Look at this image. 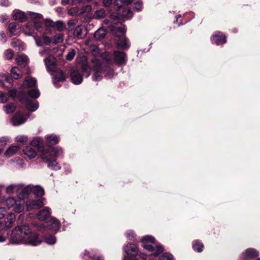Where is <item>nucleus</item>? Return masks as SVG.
<instances>
[{"mask_svg":"<svg viewBox=\"0 0 260 260\" xmlns=\"http://www.w3.org/2000/svg\"><path fill=\"white\" fill-rule=\"evenodd\" d=\"M91 62L92 63V78L93 80H101L102 79V73L104 71L106 77H110L113 75V70L110 68H107L104 70V67L99 59L94 58L91 59Z\"/></svg>","mask_w":260,"mask_h":260,"instance_id":"nucleus-2","label":"nucleus"},{"mask_svg":"<svg viewBox=\"0 0 260 260\" xmlns=\"http://www.w3.org/2000/svg\"><path fill=\"white\" fill-rule=\"evenodd\" d=\"M20 101L26 105L27 108L30 111H35L38 108L39 104L37 101H32L22 98L20 99Z\"/></svg>","mask_w":260,"mask_h":260,"instance_id":"nucleus-9","label":"nucleus"},{"mask_svg":"<svg viewBox=\"0 0 260 260\" xmlns=\"http://www.w3.org/2000/svg\"><path fill=\"white\" fill-rule=\"evenodd\" d=\"M28 95L32 98H38L40 96V92L38 89H31L28 91Z\"/></svg>","mask_w":260,"mask_h":260,"instance_id":"nucleus-36","label":"nucleus"},{"mask_svg":"<svg viewBox=\"0 0 260 260\" xmlns=\"http://www.w3.org/2000/svg\"><path fill=\"white\" fill-rule=\"evenodd\" d=\"M47 144L50 146L56 144L58 142V139L55 135L47 136L46 137Z\"/></svg>","mask_w":260,"mask_h":260,"instance_id":"nucleus-24","label":"nucleus"},{"mask_svg":"<svg viewBox=\"0 0 260 260\" xmlns=\"http://www.w3.org/2000/svg\"><path fill=\"white\" fill-rule=\"evenodd\" d=\"M81 69L83 73L86 74V76L88 77L90 74V70L89 68V66L87 62L85 60L83 61L81 64Z\"/></svg>","mask_w":260,"mask_h":260,"instance_id":"nucleus-30","label":"nucleus"},{"mask_svg":"<svg viewBox=\"0 0 260 260\" xmlns=\"http://www.w3.org/2000/svg\"><path fill=\"white\" fill-rule=\"evenodd\" d=\"M43 22V19L42 20H38L37 21H34V25L37 29H39L42 27V24Z\"/></svg>","mask_w":260,"mask_h":260,"instance_id":"nucleus-59","label":"nucleus"},{"mask_svg":"<svg viewBox=\"0 0 260 260\" xmlns=\"http://www.w3.org/2000/svg\"><path fill=\"white\" fill-rule=\"evenodd\" d=\"M11 72L12 75H13V77L15 79H19L21 78L22 77V74H21L20 70L18 67H13V68H12Z\"/></svg>","mask_w":260,"mask_h":260,"instance_id":"nucleus-29","label":"nucleus"},{"mask_svg":"<svg viewBox=\"0 0 260 260\" xmlns=\"http://www.w3.org/2000/svg\"><path fill=\"white\" fill-rule=\"evenodd\" d=\"M71 78L72 82L75 84H80L82 80V76L79 71L77 69H73L71 72Z\"/></svg>","mask_w":260,"mask_h":260,"instance_id":"nucleus-8","label":"nucleus"},{"mask_svg":"<svg viewBox=\"0 0 260 260\" xmlns=\"http://www.w3.org/2000/svg\"><path fill=\"white\" fill-rule=\"evenodd\" d=\"M79 10V13L81 15L86 12H89L91 10V7L90 5H87L86 6L83 7L81 10Z\"/></svg>","mask_w":260,"mask_h":260,"instance_id":"nucleus-55","label":"nucleus"},{"mask_svg":"<svg viewBox=\"0 0 260 260\" xmlns=\"http://www.w3.org/2000/svg\"><path fill=\"white\" fill-rule=\"evenodd\" d=\"M154 238L150 236H146L143 237L141 240L142 246L145 249H146L150 251H152L153 255L154 256H157L164 251V249L161 245H158L155 247L152 246V244H154Z\"/></svg>","mask_w":260,"mask_h":260,"instance_id":"nucleus-3","label":"nucleus"},{"mask_svg":"<svg viewBox=\"0 0 260 260\" xmlns=\"http://www.w3.org/2000/svg\"><path fill=\"white\" fill-rule=\"evenodd\" d=\"M37 83V81L30 77L25 78L24 82L22 85L21 88H29L35 86Z\"/></svg>","mask_w":260,"mask_h":260,"instance_id":"nucleus-21","label":"nucleus"},{"mask_svg":"<svg viewBox=\"0 0 260 260\" xmlns=\"http://www.w3.org/2000/svg\"><path fill=\"white\" fill-rule=\"evenodd\" d=\"M159 260H173V255L170 253H166L159 257Z\"/></svg>","mask_w":260,"mask_h":260,"instance_id":"nucleus-49","label":"nucleus"},{"mask_svg":"<svg viewBox=\"0 0 260 260\" xmlns=\"http://www.w3.org/2000/svg\"><path fill=\"white\" fill-rule=\"evenodd\" d=\"M48 163V166L49 168H51L54 170H59L60 169V167L55 160L54 158L50 160L49 162H46Z\"/></svg>","mask_w":260,"mask_h":260,"instance_id":"nucleus-34","label":"nucleus"},{"mask_svg":"<svg viewBox=\"0 0 260 260\" xmlns=\"http://www.w3.org/2000/svg\"><path fill=\"white\" fill-rule=\"evenodd\" d=\"M112 2V0H103V4L104 6L108 7L111 5Z\"/></svg>","mask_w":260,"mask_h":260,"instance_id":"nucleus-64","label":"nucleus"},{"mask_svg":"<svg viewBox=\"0 0 260 260\" xmlns=\"http://www.w3.org/2000/svg\"><path fill=\"white\" fill-rule=\"evenodd\" d=\"M8 233L7 231H0V242H3L8 238Z\"/></svg>","mask_w":260,"mask_h":260,"instance_id":"nucleus-47","label":"nucleus"},{"mask_svg":"<svg viewBox=\"0 0 260 260\" xmlns=\"http://www.w3.org/2000/svg\"><path fill=\"white\" fill-rule=\"evenodd\" d=\"M124 250L128 255H135L138 253V248L133 244L127 245L124 247Z\"/></svg>","mask_w":260,"mask_h":260,"instance_id":"nucleus-20","label":"nucleus"},{"mask_svg":"<svg viewBox=\"0 0 260 260\" xmlns=\"http://www.w3.org/2000/svg\"><path fill=\"white\" fill-rule=\"evenodd\" d=\"M30 236L29 238L26 239L25 243H27L33 246H36L41 242V239L36 233H32L30 230Z\"/></svg>","mask_w":260,"mask_h":260,"instance_id":"nucleus-11","label":"nucleus"},{"mask_svg":"<svg viewBox=\"0 0 260 260\" xmlns=\"http://www.w3.org/2000/svg\"><path fill=\"white\" fill-rule=\"evenodd\" d=\"M30 144L31 146H34L37 147L40 144V141L37 139H34L32 141H31Z\"/></svg>","mask_w":260,"mask_h":260,"instance_id":"nucleus-62","label":"nucleus"},{"mask_svg":"<svg viewBox=\"0 0 260 260\" xmlns=\"http://www.w3.org/2000/svg\"><path fill=\"white\" fill-rule=\"evenodd\" d=\"M213 42L216 45H219L225 43L226 42V37L221 32H217L212 36Z\"/></svg>","mask_w":260,"mask_h":260,"instance_id":"nucleus-12","label":"nucleus"},{"mask_svg":"<svg viewBox=\"0 0 260 260\" xmlns=\"http://www.w3.org/2000/svg\"><path fill=\"white\" fill-rule=\"evenodd\" d=\"M51 150L54 158L59 156L62 152V149L58 147L53 148L51 149Z\"/></svg>","mask_w":260,"mask_h":260,"instance_id":"nucleus-43","label":"nucleus"},{"mask_svg":"<svg viewBox=\"0 0 260 260\" xmlns=\"http://www.w3.org/2000/svg\"><path fill=\"white\" fill-rule=\"evenodd\" d=\"M27 140V137L25 136H18L17 137H16V141L17 142L24 143L26 142Z\"/></svg>","mask_w":260,"mask_h":260,"instance_id":"nucleus-54","label":"nucleus"},{"mask_svg":"<svg viewBox=\"0 0 260 260\" xmlns=\"http://www.w3.org/2000/svg\"><path fill=\"white\" fill-rule=\"evenodd\" d=\"M74 35L79 39H82L86 35V29L84 26H77L74 30Z\"/></svg>","mask_w":260,"mask_h":260,"instance_id":"nucleus-14","label":"nucleus"},{"mask_svg":"<svg viewBox=\"0 0 260 260\" xmlns=\"http://www.w3.org/2000/svg\"><path fill=\"white\" fill-rule=\"evenodd\" d=\"M122 4L123 2L122 0H116L114 3V6L117 9L121 8Z\"/></svg>","mask_w":260,"mask_h":260,"instance_id":"nucleus-61","label":"nucleus"},{"mask_svg":"<svg viewBox=\"0 0 260 260\" xmlns=\"http://www.w3.org/2000/svg\"><path fill=\"white\" fill-rule=\"evenodd\" d=\"M9 142V139L6 137H2L0 138V145L5 146Z\"/></svg>","mask_w":260,"mask_h":260,"instance_id":"nucleus-57","label":"nucleus"},{"mask_svg":"<svg viewBox=\"0 0 260 260\" xmlns=\"http://www.w3.org/2000/svg\"><path fill=\"white\" fill-rule=\"evenodd\" d=\"M29 15L32 20L34 21L43 20V16L41 14L34 12H30Z\"/></svg>","mask_w":260,"mask_h":260,"instance_id":"nucleus-33","label":"nucleus"},{"mask_svg":"<svg viewBox=\"0 0 260 260\" xmlns=\"http://www.w3.org/2000/svg\"><path fill=\"white\" fill-rule=\"evenodd\" d=\"M41 158L44 162H49L54 158L51 149L44 151L41 155Z\"/></svg>","mask_w":260,"mask_h":260,"instance_id":"nucleus-19","label":"nucleus"},{"mask_svg":"<svg viewBox=\"0 0 260 260\" xmlns=\"http://www.w3.org/2000/svg\"><path fill=\"white\" fill-rule=\"evenodd\" d=\"M75 55L74 49H71L66 55V59L68 60H71L73 59Z\"/></svg>","mask_w":260,"mask_h":260,"instance_id":"nucleus-50","label":"nucleus"},{"mask_svg":"<svg viewBox=\"0 0 260 260\" xmlns=\"http://www.w3.org/2000/svg\"><path fill=\"white\" fill-rule=\"evenodd\" d=\"M124 31H122V35L116 40L117 46L119 48L127 49L130 46L128 39L123 35Z\"/></svg>","mask_w":260,"mask_h":260,"instance_id":"nucleus-7","label":"nucleus"},{"mask_svg":"<svg viewBox=\"0 0 260 260\" xmlns=\"http://www.w3.org/2000/svg\"><path fill=\"white\" fill-rule=\"evenodd\" d=\"M46 242L50 244H53L56 242V238L52 235L46 236L45 237Z\"/></svg>","mask_w":260,"mask_h":260,"instance_id":"nucleus-46","label":"nucleus"},{"mask_svg":"<svg viewBox=\"0 0 260 260\" xmlns=\"http://www.w3.org/2000/svg\"><path fill=\"white\" fill-rule=\"evenodd\" d=\"M16 61L19 66L24 68L28 64L29 59L25 55H18L16 57Z\"/></svg>","mask_w":260,"mask_h":260,"instance_id":"nucleus-15","label":"nucleus"},{"mask_svg":"<svg viewBox=\"0 0 260 260\" xmlns=\"http://www.w3.org/2000/svg\"><path fill=\"white\" fill-rule=\"evenodd\" d=\"M7 38L4 31L0 32V41L3 43L7 41Z\"/></svg>","mask_w":260,"mask_h":260,"instance_id":"nucleus-58","label":"nucleus"},{"mask_svg":"<svg viewBox=\"0 0 260 260\" xmlns=\"http://www.w3.org/2000/svg\"><path fill=\"white\" fill-rule=\"evenodd\" d=\"M4 56L6 59L11 60L14 57V52L11 49H8L5 51Z\"/></svg>","mask_w":260,"mask_h":260,"instance_id":"nucleus-40","label":"nucleus"},{"mask_svg":"<svg viewBox=\"0 0 260 260\" xmlns=\"http://www.w3.org/2000/svg\"><path fill=\"white\" fill-rule=\"evenodd\" d=\"M113 61L118 66L124 65L127 61L126 54L121 51H115L113 53Z\"/></svg>","mask_w":260,"mask_h":260,"instance_id":"nucleus-5","label":"nucleus"},{"mask_svg":"<svg viewBox=\"0 0 260 260\" xmlns=\"http://www.w3.org/2000/svg\"><path fill=\"white\" fill-rule=\"evenodd\" d=\"M34 194L37 197H42L44 194V189L39 186H36L32 190Z\"/></svg>","mask_w":260,"mask_h":260,"instance_id":"nucleus-31","label":"nucleus"},{"mask_svg":"<svg viewBox=\"0 0 260 260\" xmlns=\"http://www.w3.org/2000/svg\"><path fill=\"white\" fill-rule=\"evenodd\" d=\"M43 40L44 43L46 45H49L51 42V38H49V37H47V36H44L43 37Z\"/></svg>","mask_w":260,"mask_h":260,"instance_id":"nucleus-60","label":"nucleus"},{"mask_svg":"<svg viewBox=\"0 0 260 260\" xmlns=\"http://www.w3.org/2000/svg\"><path fill=\"white\" fill-rule=\"evenodd\" d=\"M45 63L48 72L54 71L55 69L56 60L55 57L51 55L45 59Z\"/></svg>","mask_w":260,"mask_h":260,"instance_id":"nucleus-10","label":"nucleus"},{"mask_svg":"<svg viewBox=\"0 0 260 260\" xmlns=\"http://www.w3.org/2000/svg\"><path fill=\"white\" fill-rule=\"evenodd\" d=\"M29 235L30 228L28 224L17 226L12 231L10 241L13 244L24 243Z\"/></svg>","mask_w":260,"mask_h":260,"instance_id":"nucleus-1","label":"nucleus"},{"mask_svg":"<svg viewBox=\"0 0 260 260\" xmlns=\"http://www.w3.org/2000/svg\"><path fill=\"white\" fill-rule=\"evenodd\" d=\"M26 119L20 113L16 114L12 119L14 125L17 126L25 122Z\"/></svg>","mask_w":260,"mask_h":260,"instance_id":"nucleus-17","label":"nucleus"},{"mask_svg":"<svg viewBox=\"0 0 260 260\" xmlns=\"http://www.w3.org/2000/svg\"><path fill=\"white\" fill-rule=\"evenodd\" d=\"M90 51L94 56H97L100 54V51L98 47L96 45H92L90 47Z\"/></svg>","mask_w":260,"mask_h":260,"instance_id":"nucleus-42","label":"nucleus"},{"mask_svg":"<svg viewBox=\"0 0 260 260\" xmlns=\"http://www.w3.org/2000/svg\"><path fill=\"white\" fill-rule=\"evenodd\" d=\"M50 209L48 207H45L39 212L37 214V217L39 220L45 221L50 216Z\"/></svg>","mask_w":260,"mask_h":260,"instance_id":"nucleus-13","label":"nucleus"},{"mask_svg":"<svg viewBox=\"0 0 260 260\" xmlns=\"http://www.w3.org/2000/svg\"><path fill=\"white\" fill-rule=\"evenodd\" d=\"M18 188V186L17 185H10L6 189L7 192L9 193H12L15 190H17Z\"/></svg>","mask_w":260,"mask_h":260,"instance_id":"nucleus-53","label":"nucleus"},{"mask_svg":"<svg viewBox=\"0 0 260 260\" xmlns=\"http://www.w3.org/2000/svg\"><path fill=\"white\" fill-rule=\"evenodd\" d=\"M203 247H204L203 244L198 241H195L193 243V245H192L193 249L194 250L198 251V252H201L203 251Z\"/></svg>","mask_w":260,"mask_h":260,"instance_id":"nucleus-32","label":"nucleus"},{"mask_svg":"<svg viewBox=\"0 0 260 260\" xmlns=\"http://www.w3.org/2000/svg\"><path fill=\"white\" fill-rule=\"evenodd\" d=\"M8 99V95L0 91V103H6Z\"/></svg>","mask_w":260,"mask_h":260,"instance_id":"nucleus-51","label":"nucleus"},{"mask_svg":"<svg viewBox=\"0 0 260 260\" xmlns=\"http://www.w3.org/2000/svg\"><path fill=\"white\" fill-rule=\"evenodd\" d=\"M17 90L15 89L10 90L9 91V96L12 98H15L17 95Z\"/></svg>","mask_w":260,"mask_h":260,"instance_id":"nucleus-63","label":"nucleus"},{"mask_svg":"<svg viewBox=\"0 0 260 260\" xmlns=\"http://www.w3.org/2000/svg\"><path fill=\"white\" fill-rule=\"evenodd\" d=\"M102 57L104 59H105L107 62V63H111L112 62L113 60L111 58V56L110 55V54L108 53L107 52L103 53L102 55Z\"/></svg>","mask_w":260,"mask_h":260,"instance_id":"nucleus-48","label":"nucleus"},{"mask_svg":"<svg viewBox=\"0 0 260 260\" xmlns=\"http://www.w3.org/2000/svg\"><path fill=\"white\" fill-rule=\"evenodd\" d=\"M11 45L13 47H18L19 50H20L22 48V43L20 40L13 39L11 42Z\"/></svg>","mask_w":260,"mask_h":260,"instance_id":"nucleus-41","label":"nucleus"},{"mask_svg":"<svg viewBox=\"0 0 260 260\" xmlns=\"http://www.w3.org/2000/svg\"><path fill=\"white\" fill-rule=\"evenodd\" d=\"M19 149L20 147L18 146H11L6 150L5 155L6 157H9L16 153Z\"/></svg>","mask_w":260,"mask_h":260,"instance_id":"nucleus-22","label":"nucleus"},{"mask_svg":"<svg viewBox=\"0 0 260 260\" xmlns=\"http://www.w3.org/2000/svg\"><path fill=\"white\" fill-rule=\"evenodd\" d=\"M55 26L56 29L60 31H62L66 29L65 24L60 21H58L56 22Z\"/></svg>","mask_w":260,"mask_h":260,"instance_id":"nucleus-45","label":"nucleus"},{"mask_svg":"<svg viewBox=\"0 0 260 260\" xmlns=\"http://www.w3.org/2000/svg\"><path fill=\"white\" fill-rule=\"evenodd\" d=\"M24 154L27 156L30 159L35 157L37 155L36 150L31 146H26L23 150Z\"/></svg>","mask_w":260,"mask_h":260,"instance_id":"nucleus-16","label":"nucleus"},{"mask_svg":"<svg viewBox=\"0 0 260 260\" xmlns=\"http://www.w3.org/2000/svg\"><path fill=\"white\" fill-rule=\"evenodd\" d=\"M24 201L21 199L15 200L13 198H9L6 200V205L9 209L13 208L16 213H20L24 209Z\"/></svg>","mask_w":260,"mask_h":260,"instance_id":"nucleus-4","label":"nucleus"},{"mask_svg":"<svg viewBox=\"0 0 260 260\" xmlns=\"http://www.w3.org/2000/svg\"><path fill=\"white\" fill-rule=\"evenodd\" d=\"M64 80V75L61 70L57 71L53 75V83L55 85H56L59 82H63Z\"/></svg>","mask_w":260,"mask_h":260,"instance_id":"nucleus-18","label":"nucleus"},{"mask_svg":"<svg viewBox=\"0 0 260 260\" xmlns=\"http://www.w3.org/2000/svg\"><path fill=\"white\" fill-rule=\"evenodd\" d=\"M63 41V36L61 34H56L53 37V43L58 44L61 43Z\"/></svg>","mask_w":260,"mask_h":260,"instance_id":"nucleus-44","label":"nucleus"},{"mask_svg":"<svg viewBox=\"0 0 260 260\" xmlns=\"http://www.w3.org/2000/svg\"><path fill=\"white\" fill-rule=\"evenodd\" d=\"M13 18L15 20L20 22H24L26 19L24 13L22 12H17L13 14Z\"/></svg>","mask_w":260,"mask_h":260,"instance_id":"nucleus-27","label":"nucleus"},{"mask_svg":"<svg viewBox=\"0 0 260 260\" xmlns=\"http://www.w3.org/2000/svg\"><path fill=\"white\" fill-rule=\"evenodd\" d=\"M4 108L7 113H11L15 111L16 107L14 104H11L4 106Z\"/></svg>","mask_w":260,"mask_h":260,"instance_id":"nucleus-39","label":"nucleus"},{"mask_svg":"<svg viewBox=\"0 0 260 260\" xmlns=\"http://www.w3.org/2000/svg\"><path fill=\"white\" fill-rule=\"evenodd\" d=\"M8 29L12 35H16L19 32V26L15 22L10 23Z\"/></svg>","mask_w":260,"mask_h":260,"instance_id":"nucleus-23","label":"nucleus"},{"mask_svg":"<svg viewBox=\"0 0 260 260\" xmlns=\"http://www.w3.org/2000/svg\"><path fill=\"white\" fill-rule=\"evenodd\" d=\"M27 210L39 209L44 205L43 199L29 200L26 202Z\"/></svg>","mask_w":260,"mask_h":260,"instance_id":"nucleus-6","label":"nucleus"},{"mask_svg":"<svg viewBox=\"0 0 260 260\" xmlns=\"http://www.w3.org/2000/svg\"><path fill=\"white\" fill-rule=\"evenodd\" d=\"M7 221L6 222V227L8 229L11 228L13 223L15 220V215L14 213H10L8 215L7 218Z\"/></svg>","mask_w":260,"mask_h":260,"instance_id":"nucleus-25","label":"nucleus"},{"mask_svg":"<svg viewBox=\"0 0 260 260\" xmlns=\"http://www.w3.org/2000/svg\"><path fill=\"white\" fill-rule=\"evenodd\" d=\"M79 12L80 10L78 8L76 7L72 8L70 9L68 11L69 14L71 15H80Z\"/></svg>","mask_w":260,"mask_h":260,"instance_id":"nucleus-52","label":"nucleus"},{"mask_svg":"<svg viewBox=\"0 0 260 260\" xmlns=\"http://www.w3.org/2000/svg\"><path fill=\"white\" fill-rule=\"evenodd\" d=\"M134 9L138 11L142 10L143 7V3L141 0H134Z\"/></svg>","mask_w":260,"mask_h":260,"instance_id":"nucleus-38","label":"nucleus"},{"mask_svg":"<svg viewBox=\"0 0 260 260\" xmlns=\"http://www.w3.org/2000/svg\"><path fill=\"white\" fill-rule=\"evenodd\" d=\"M50 222L52 224V228L55 231H57L60 228V223L58 222V221L54 218H51L50 219Z\"/></svg>","mask_w":260,"mask_h":260,"instance_id":"nucleus-35","label":"nucleus"},{"mask_svg":"<svg viewBox=\"0 0 260 260\" xmlns=\"http://www.w3.org/2000/svg\"><path fill=\"white\" fill-rule=\"evenodd\" d=\"M245 255L248 257L254 258L258 256L259 252L255 249L248 248L245 251Z\"/></svg>","mask_w":260,"mask_h":260,"instance_id":"nucleus-26","label":"nucleus"},{"mask_svg":"<svg viewBox=\"0 0 260 260\" xmlns=\"http://www.w3.org/2000/svg\"><path fill=\"white\" fill-rule=\"evenodd\" d=\"M105 16V11L103 9H101L95 11L94 17L96 19L103 18Z\"/></svg>","mask_w":260,"mask_h":260,"instance_id":"nucleus-37","label":"nucleus"},{"mask_svg":"<svg viewBox=\"0 0 260 260\" xmlns=\"http://www.w3.org/2000/svg\"><path fill=\"white\" fill-rule=\"evenodd\" d=\"M2 78H4V81L6 83H8L10 86L12 85V83L13 82V80L11 77H10L7 75H4L2 76Z\"/></svg>","mask_w":260,"mask_h":260,"instance_id":"nucleus-56","label":"nucleus"},{"mask_svg":"<svg viewBox=\"0 0 260 260\" xmlns=\"http://www.w3.org/2000/svg\"><path fill=\"white\" fill-rule=\"evenodd\" d=\"M106 34V30L104 28H101L95 32L94 36L96 39L101 40L105 37Z\"/></svg>","mask_w":260,"mask_h":260,"instance_id":"nucleus-28","label":"nucleus"}]
</instances>
